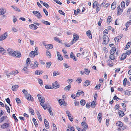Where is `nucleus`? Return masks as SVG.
Returning <instances> with one entry per match:
<instances>
[{"mask_svg": "<svg viewBox=\"0 0 131 131\" xmlns=\"http://www.w3.org/2000/svg\"><path fill=\"white\" fill-rule=\"evenodd\" d=\"M103 43L105 45L107 44L109 41L108 37L106 35H104L103 37Z\"/></svg>", "mask_w": 131, "mask_h": 131, "instance_id": "1", "label": "nucleus"}, {"mask_svg": "<svg viewBox=\"0 0 131 131\" xmlns=\"http://www.w3.org/2000/svg\"><path fill=\"white\" fill-rule=\"evenodd\" d=\"M12 56L16 57L19 58L21 57V54L20 52L15 51L13 52Z\"/></svg>", "mask_w": 131, "mask_h": 131, "instance_id": "2", "label": "nucleus"}, {"mask_svg": "<svg viewBox=\"0 0 131 131\" xmlns=\"http://www.w3.org/2000/svg\"><path fill=\"white\" fill-rule=\"evenodd\" d=\"M32 13L34 15L38 18H40L42 17L41 14L39 11H34Z\"/></svg>", "mask_w": 131, "mask_h": 131, "instance_id": "3", "label": "nucleus"}, {"mask_svg": "<svg viewBox=\"0 0 131 131\" xmlns=\"http://www.w3.org/2000/svg\"><path fill=\"white\" fill-rule=\"evenodd\" d=\"M66 113L68 116L69 119L71 122L73 121V117L71 116V114H70V113L68 111H66Z\"/></svg>", "mask_w": 131, "mask_h": 131, "instance_id": "4", "label": "nucleus"}, {"mask_svg": "<svg viewBox=\"0 0 131 131\" xmlns=\"http://www.w3.org/2000/svg\"><path fill=\"white\" fill-rule=\"evenodd\" d=\"M64 101V99H60L58 100L60 106L62 105L66 106V103Z\"/></svg>", "mask_w": 131, "mask_h": 131, "instance_id": "5", "label": "nucleus"}, {"mask_svg": "<svg viewBox=\"0 0 131 131\" xmlns=\"http://www.w3.org/2000/svg\"><path fill=\"white\" fill-rule=\"evenodd\" d=\"M38 65V62L36 61L34 62V64H31L30 65V66L33 69H35L37 67Z\"/></svg>", "mask_w": 131, "mask_h": 131, "instance_id": "6", "label": "nucleus"}, {"mask_svg": "<svg viewBox=\"0 0 131 131\" xmlns=\"http://www.w3.org/2000/svg\"><path fill=\"white\" fill-rule=\"evenodd\" d=\"M57 83V81H56L52 83V85L53 88H59L58 84Z\"/></svg>", "mask_w": 131, "mask_h": 131, "instance_id": "7", "label": "nucleus"}, {"mask_svg": "<svg viewBox=\"0 0 131 131\" xmlns=\"http://www.w3.org/2000/svg\"><path fill=\"white\" fill-rule=\"evenodd\" d=\"M18 71L17 70H15L10 72L9 74L11 75H15L18 73Z\"/></svg>", "mask_w": 131, "mask_h": 131, "instance_id": "8", "label": "nucleus"}, {"mask_svg": "<svg viewBox=\"0 0 131 131\" xmlns=\"http://www.w3.org/2000/svg\"><path fill=\"white\" fill-rule=\"evenodd\" d=\"M25 97L26 99L28 100L32 101L33 99L31 96V95L30 94H27L25 95Z\"/></svg>", "mask_w": 131, "mask_h": 131, "instance_id": "9", "label": "nucleus"}, {"mask_svg": "<svg viewBox=\"0 0 131 131\" xmlns=\"http://www.w3.org/2000/svg\"><path fill=\"white\" fill-rule=\"evenodd\" d=\"M29 27L32 29L35 30L37 29L38 28L37 27L36 25L33 24L29 25Z\"/></svg>", "mask_w": 131, "mask_h": 131, "instance_id": "10", "label": "nucleus"}, {"mask_svg": "<svg viewBox=\"0 0 131 131\" xmlns=\"http://www.w3.org/2000/svg\"><path fill=\"white\" fill-rule=\"evenodd\" d=\"M6 10L3 8H1L0 9V15H2L4 14L6 12Z\"/></svg>", "mask_w": 131, "mask_h": 131, "instance_id": "11", "label": "nucleus"}, {"mask_svg": "<svg viewBox=\"0 0 131 131\" xmlns=\"http://www.w3.org/2000/svg\"><path fill=\"white\" fill-rule=\"evenodd\" d=\"M57 54L58 56V58L59 60H63V57L60 54L59 52L57 51Z\"/></svg>", "mask_w": 131, "mask_h": 131, "instance_id": "12", "label": "nucleus"}, {"mask_svg": "<svg viewBox=\"0 0 131 131\" xmlns=\"http://www.w3.org/2000/svg\"><path fill=\"white\" fill-rule=\"evenodd\" d=\"M117 9L118 11V13L117 14L118 15V14H121L123 10L120 8L119 5Z\"/></svg>", "mask_w": 131, "mask_h": 131, "instance_id": "13", "label": "nucleus"}, {"mask_svg": "<svg viewBox=\"0 0 131 131\" xmlns=\"http://www.w3.org/2000/svg\"><path fill=\"white\" fill-rule=\"evenodd\" d=\"M0 52L1 53L3 54H5L6 51L2 47L0 46Z\"/></svg>", "mask_w": 131, "mask_h": 131, "instance_id": "14", "label": "nucleus"}, {"mask_svg": "<svg viewBox=\"0 0 131 131\" xmlns=\"http://www.w3.org/2000/svg\"><path fill=\"white\" fill-rule=\"evenodd\" d=\"M118 115L120 117H122L124 115V114L122 111L119 110L118 111Z\"/></svg>", "mask_w": 131, "mask_h": 131, "instance_id": "15", "label": "nucleus"}, {"mask_svg": "<svg viewBox=\"0 0 131 131\" xmlns=\"http://www.w3.org/2000/svg\"><path fill=\"white\" fill-rule=\"evenodd\" d=\"M116 51V48H113V49H111L110 51V54H114Z\"/></svg>", "mask_w": 131, "mask_h": 131, "instance_id": "16", "label": "nucleus"}, {"mask_svg": "<svg viewBox=\"0 0 131 131\" xmlns=\"http://www.w3.org/2000/svg\"><path fill=\"white\" fill-rule=\"evenodd\" d=\"M9 126V124L8 123H4L2 125L1 127L3 128H5Z\"/></svg>", "mask_w": 131, "mask_h": 131, "instance_id": "17", "label": "nucleus"}, {"mask_svg": "<svg viewBox=\"0 0 131 131\" xmlns=\"http://www.w3.org/2000/svg\"><path fill=\"white\" fill-rule=\"evenodd\" d=\"M90 81L89 80H86L84 82L83 85L85 86H87L90 84Z\"/></svg>", "mask_w": 131, "mask_h": 131, "instance_id": "18", "label": "nucleus"}, {"mask_svg": "<svg viewBox=\"0 0 131 131\" xmlns=\"http://www.w3.org/2000/svg\"><path fill=\"white\" fill-rule=\"evenodd\" d=\"M116 125L117 126L119 127V128H120L123 125V124L120 121L117 122L116 123Z\"/></svg>", "mask_w": 131, "mask_h": 131, "instance_id": "19", "label": "nucleus"}, {"mask_svg": "<svg viewBox=\"0 0 131 131\" xmlns=\"http://www.w3.org/2000/svg\"><path fill=\"white\" fill-rule=\"evenodd\" d=\"M127 56L126 54L124 53L122 54V55L121 57L120 58L121 60H123L125 59Z\"/></svg>", "mask_w": 131, "mask_h": 131, "instance_id": "20", "label": "nucleus"}, {"mask_svg": "<svg viewBox=\"0 0 131 131\" xmlns=\"http://www.w3.org/2000/svg\"><path fill=\"white\" fill-rule=\"evenodd\" d=\"M86 34L88 36L90 39L92 38V36L90 30L88 31Z\"/></svg>", "mask_w": 131, "mask_h": 131, "instance_id": "21", "label": "nucleus"}, {"mask_svg": "<svg viewBox=\"0 0 131 131\" xmlns=\"http://www.w3.org/2000/svg\"><path fill=\"white\" fill-rule=\"evenodd\" d=\"M18 85H16L13 86L12 87V90L13 91H15L17 90V89L18 87Z\"/></svg>", "mask_w": 131, "mask_h": 131, "instance_id": "22", "label": "nucleus"}, {"mask_svg": "<svg viewBox=\"0 0 131 131\" xmlns=\"http://www.w3.org/2000/svg\"><path fill=\"white\" fill-rule=\"evenodd\" d=\"M123 36L122 34H120L116 38H115L114 40L116 41V40L118 41L119 39H121V38Z\"/></svg>", "mask_w": 131, "mask_h": 131, "instance_id": "23", "label": "nucleus"}, {"mask_svg": "<svg viewBox=\"0 0 131 131\" xmlns=\"http://www.w3.org/2000/svg\"><path fill=\"white\" fill-rule=\"evenodd\" d=\"M46 107L47 108L49 112V113H50V114L51 116H53V113L52 112V110L51 109V107H47L46 106Z\"/></svg>", "mask_w": 131, "mask_h": 131, "instance_id": "24", "label": "nucleus"}, {"mask_svg": "<svg viewBox=\"0 0 131 131\" xmlns=\"http://www.w3.org/2000/svg\"><path fill=\"white\" fill-rule=\"evenodd\" d=\"M44 123L45 124V126L47 128V127H49V123L47 121L46 119H45L44 120Z\"/></svg>", "mask_w": 131, "mask_h": 131, "instance_id": "25", "label": "nucleus"}, {"mask_svg": "<svg viewBox=\"0 0 131 131\" xmlns=\"http://www.w3.org/2000/svg\"><path fill=\"white\" fill-rule=\"evenodd\" d=\"M39 100L40 102V104H43L45 102V99L43 97H42L41 98H39Z\"/></svg>", "mask_w": 131, "mask_h": 131, "instance_id": "26", "label": "nucleus"}, {"mask_svg": "<svg viewBox=\"0 0 131 131\" xmlns=\"http://www.w3.org/2000/svg\"><path fill=\"white\" fill-rule=\"evenodd\" d=\"M71 85H69L68 86H66L64 88V90L66 91H68L71 88Z\"/></svg>", "mask_w": 131, "mask_h": 131, "instance_id": "27", "label": "nucleus"}, {"mask_svg": "<svg viewBox=\"0 0 131 131\" xmlns=\"http://www.w3.org/2000/svg\"><path fill=\"white\" fill-rule=\"evenodd\" d=\"M70 57L71 58H73V59L75 61H76L77 60L75 57V56L74 55V54L72 52H71L70 55Z\"/></svg>", "mask_w": 131, "mask_h": 131, "instance_id": "28", "label": "nucleus"}, {"mask_svg": "<svg viewBox=\"0 0 131 131\" xmlns=\"http://www.w3.org/2000/svg\"><path fill=\"white\" fill-rule=\"evenodd\" d=\"M46 46V48L48 49H52L53 47V46L51 44H48Z\"/></svg>", "mask_w": 131, "mask_h": 131, "instance_id": "29", "label": "nucleus"}, {"mask_svg": "<svg viewBox=\"0 0 131 131\" xmlns=\"http://www.w3.org/2000/svg\"><path fill=\"white\" fill-rule=\"evenodd\" d=\"M81 124L85 128L87 129L88 126L86 123L84 122H82L81 123Z\"/></svg>", "mask_w": 131, "mask_h": 131, "instance_id": "30", "label": "nucleus"}, {"mask_svg": "<svg viewBox=\"0 0 131 131\" xmlns=\"http://www.w3.org/2000/svg\"><path fill=\"white\" fill-rule=\"evenodd\" d=\"M116 7V3H115L113 2L111 5V8L112 9H114Z\"/></svg>", "mask_w": 131, "mask_h": 131, "instance_id": "31", "label": "nucleus"}, {"mask_svg": "<svg viewBox=\"0 0 131 131\" xmlns=\"http://www.w3.org/2000/svg\"><path fill=\"white\" fill-rule=\"evenodd\" d=\"M131 45V42H129L127 43L126 46L124 48V50H126L128 49L130 47V46Z\"/></svg>", "mask_w": 131, "mask_h": 131, "instance_id": "32", "label": "nucleus"}, {"mask_svg": "<svg viewBox=\"0 0 131 131\" xmlns=\"http://www.w3.org/2000/svg\"><path fill=\"white\" fill-rule=\"evenodd\" d=\"M30 62V60L29 58H28L26 60V65L27 66H29Z\"/></svg>", "mask_w": 131, "mask_h": 131, "instance_id": "33", "label": "nucleus"}, {"mask_svg": "<svg viewBox=\"0 0 131 131\" xmlns=\"http://www.w3.org/2000/svg\"><path fill=\"white\" fill-rule=\"evenodd\" d=\"M42 73L41 71H39L38 70H37L36 71L35 74L36 75H38L41 74Z\"/></svg>", "mask_w": 131, "mask_h": 131, "instance_id": "34", "label": "nucleus"}, {"mask_svg": "<svg viewBox=\"0 0 131 131\" xmlns=\"http://www.w3.org/2000/svg\"><path fill=\"white\" fill-rule=\"evenodd\" d=\"M11 7H12L13 8L15 11L18 12H20V9L19 8H17V7H14L13 6H12Z\"/></svg>", "mask_w": 131, "mask_h": 131, "instance_id": "35", "label": "nucleus"}, {"mask_svg": "<svg viewBox=\"0 0 131 131\" xmlns=\"http://www.w3.org/2000/svg\"><path fill=\"white\" fill-rule=\"evenodd\" d=\"M96 105V102L94 101H93L91 103V107L94 108L95 107Z\"/></svg>", "mask_w": 131, "mask_h": 131, "instance_id": "36", "label": "nucleus"}, {"mask_svg": "<svg viewBox=\"0 0 131 131\" xmlns=\"http://www.w3.org/2000/svg\"><path fill=\"white\" fill-rule=\"evenodd\" d=\"M81 105L82 106H84L85 104V100H82L80 101Z\"/></svg>", "mask_w": 131, "mask_h": 131, "instance_id": "37", "label": "nucleus"}, {"mask_svg": "<svg viewBox=\"0 0 131 131\" xmlns=\"http://www.w3.org/2000/svg\"><path fill=\"white\" fill-rule=\"evenodd\" d=\"M1 37H2L3 39L4 40L8 36V35L7 34H6V33H4L1 36Z\"/></svg>", "mask_w": 131, "mask_h": 131, "instance_id": "38", "label": "nucleus"}, {"mask_svg": "<svg viewBox=\"0 0 131 131\" xmlns=\"http://www.w3.org/2000/svg\"><path fill=\"white\" fill-rule=\"evenodd\" d=\"M102 114L101 113H99L98 116V118L100 119V121L99 122H101V118H102Z\"/></svg>", "mask_w": 131, "mask_h": 131, "instance_id": "39", "label": "nucleus"}, {"mask_svg": "<svg viewBox=\"0 0 131 131\" xmlns=\"http://www.w3.org/2000/svg\"><path fill=\"white\" fill-rule=\"evenodd\" d=\"M125 93L126 95H129L131 94V91L126 90L125 92Z\"/></svg>", "mask_w": 131, "mask_h": 131, "instance_id": "40", "label": "nucleus"}, {"mask_svg": "<svg viewBox=\"0 0 131 131\" xmlns=\"http://www.w3.org/2000/svg\"><path fill=\"white\" fill-rule=\"evenodd\" d=\"M42 22L45 24L46 25H49L50 24V23L47 21H46L44 20H42Z\"/></svg>", "mask_w": 131, "mask_h": 131, "instance_id": "41", "label": "nucleus"}, {"mask_svg": "<svg viewBox=\"0 0 131 131\" xmlns=\"http://www.w3.org/2000/svg\"><path fill=\"white\" fill-rule=\"evenodd\" d=\"M38 82L39 84L41 85H42L43 84V81L41 79H38Z\"/></svg>", "mask_w": 131, "mask_h": 131, "instance_id": "42", "label": "nucleus"}, {"mask_svg": "<svg viewBox=\"0 0 131 131\" xmlns=\"http://www.w3.org/2000/svg\"><path fill=\"white\" fill-rule=\"evenodd\" d=\"M45 88L47 89H52L51 86L49 85H47L45 86Z\"/></svg>", "mask_w": 131, "mask_h": 131, "instance_id": "43", "label": "nucleus"}, {"mask_svg": "<svg viewBox=\"0 0 131 131\" xmlns=\"http://www.w3.org/2000/svg\"><path fill=\"white\" fill-rule=\"evenodd\" d=\"M54 39L55 41L59 43H60L61 42V41L59 40V38L57 37H54Z\"/></svg>", "mask_w": 131, "mask_h": 131, "instance_id": "44", "label": "nucleus"}, {"mask_svg": "<svg viewBox=\"0 0 131 131\" xmlns=\"http://www.w3.org/2000/svg\"><path fill=\"white\" fill-rule=\"evenodd\" d=\"M33 123H34L35 125L36 126H38L37 123L36 122V119L35 118H33L32 119Z\"/></svg>", "mask_w": 131, "mask_h": 131, "instance_id": "45", "label": "nucleus"}, {"mask_svg": "<svg viewBox=\"0 0 131 131\" xmlns=\"http://www.w3.org/2000/svg\"><path fill=\"white\" fill-rule=\"evenodd\" d=\"M5 107L7 111V112L9 113H10V111L9 106H7V105L6 104L5 105Z\"/></svg>", "mask_w": 131, "mask_h": 131, "instance_id": "46", "label": "nucleus"}, {"mask_svg": "<svg viewBox=\"0 0 131 131\" xmlns=\"http://www.w3.org/2000/svg\"><path fill=\"white\" fill-rule=\"evenodd\" d=\"M15 100L16 101L17 103L18 104H20L21 103V101L19 98H16Z\"/></svg>", "mask_w": 131, "mask_h": 131, "instance_id": "47", "label": "nucleus"}, {"mask_svg": "<svg viewBox=\"0 0 131 131\" xmlns=\"http://www.w3.org/2000/svg\"><path fill=\"white\" fill-rule=\"evenodd\" d=\"M127 126H122L120 128H118L121 130H123L126 128Z\"/></svg>", "mask_w": 131, "mask_h": 131, "instance_id": "48", "label": "nucleus"}, {"mask_svg": "<svg viewBox=\"0 0 131 131\" xmlns=\"http://www.w3.org/2000/svg\"><path fill=\"white\" fill-rule=\"evenodd\" d=\"M6 102L9 104V105L10 106H11V104H10V100L8 98H7L6 99Z\"/></svg>", "mask_w": 131, "mask_h": 131, "instance_id": "49", "label": "nucleus"}, {"mask_svg": "<svg viewBox=\"0 0 131 131\" xmlns=\"http://www.w3.org/2000/svg\"><path fill=\"white\" fill-rule=\"evenodd\" d=\"M85 71L84 72V73H85V74H86L87 75H88L90 72V71L85 68Z\"/></svg>", "mask_w": 131, "mask_h": 131, "instance_id": "50", "label": "nucleus"}, {"mask_svg": "<svg viewBox=\"0 0 131 131\" xmlns=\"http://www.w3.org/2000/svg\"><path fill=\"white\" fill-rule=\"evenodd\" d=\"M7 51H8V53L10 55L12 56V53L13 52L12 51V50L9 49H8Z\"/></svg>", "mask_w": 131, "mask_h": 131, "instance_id": "51", "label": "nucleus"}, {"mask_svg": "<svg viewBox=\"0 0 131 131\" xmlns=\"http://www.w3.org/2000/svg\"><path fill=\"white\" fill-rule=\"evenodd\" d=\"M112 20V17L111 16H109L108 17L107 22L108 23H110Z\"/></svg>", "mask_w": 131, "mask_h": 131, "instance_id": "52", "label": "nucleus"}, {"mask_svg": "<svg viewBox=\"0 0 131 131\" xmlns=\"http://www.w3.org/2000/svg\"><path fill=\"white\" fill-rule=\"evenodd\" d=\"M109 58L111 60H113L115 59L114 54H110L109 56Z\"/></svg>", "mask_w": 131, "mask_h": 131, "instance_id": "53", "label": "nucleus"}, {"mask_svg": "<svg viewBox=\"0 0 131 131\" xmlns=\"http://www.w3.org/2000/svg\"><path fill=\"white\" fill-rule=\"evenodd\" d=\"M93 7H98L97 2L96 1H95L93 3Z\"/></svg>", "mask_w": 131, "mask_h": 131, "instance_id": "54", "label": "nucleus"}, {"mask_svg": "<svg viewBox=\"0 0 131 131\" xmlns=\"http://www.w3.org/2000/svg\"><path fill=\"white\" fill-rule=\"evenodd\" d=\"M73 37L74 38L77 40H78L79 38L78 35H77L74 34L73 36Z\"/></svg>", "mask_w": 131, "mask_h": 131, "instance_id": "55", "label": "nucleus"}, {"mask_svg": "<svg viewBox=\"0 0 131 131\" xmlns=\"http://www.w3.org/2000/svg\"><path fill=\"white\" fill-rule=\"evenodd\" d=\"M58 72L56 71H54L53 73V76H55L56 75H58L60 74L58 73Z\"/></svg>", "mask_w": 131, "mask_h": 131, "instance_id": "56", "label": "nucleus"}, {"mask_svg": "<svg viewBox=\"0 0 131 131\" xmlns=\"http://www.w3.org/2000/svg\"><path fill=\"white\" fill-rule=\"evenodd\" d=\"M125 3L124 1H122L121 3V7L122 8H123L125 7Z\"/></svg>", "mask_w": 131, "mask_h": 131, "instance_id": "57", "label": "nucleus"}, {"mask_svg": "<svg viewBox=\"0 0 131 131\" xmlns=\"http://www.w3.org/2000/svg\"><path fill=\"white\" fill-rule=\"evenodd\" d=\"M43 5L46 7L47 8H49L50 7L49 5L47 3L45 2L43 3Z\"/></svg>", "mask_w": 131, "mask_h": 131, "instance_id": "58", "label": "nucleus"}, {"mask_svg": "<svg viewBox=\"0 0 131 131\" xmlns=\"http://www.w3.org/2000/svg\"><path fill=\"white\" fill-rule=\"evenodd\" d=\"M46 55L49 57H50V53L48 51H46Z\"/></svg>", "mask_w": 131, "mask_h": 131, "instance_id": "59", "label": "nucleus"}, {"mask_svg": "<svg viewBox=\"0 0 131 131\" xmlns=\"http://www.w3.org/2000/svg\"><path fill=\"white\" fill-rule=\"evenodd\" d=\"M76 129L78 131H83L84 128L83 129H81L78 126H77L76 127Z\"/></svg>", "mask_w": 131, "mask_h": 131, "instance_id": "60", "label": "nucleus"}, {"mask_svg": "<svg viewBox=\"0 0 131 131\" xmlns=\"http://www.w3.org/2000/svg\"><path fill=\"white\" fill-rule=\"evenodd\" d=\"M51 62L46 63V67H47L48 68H49V67H50L51 66Z\"/></svg>", "mask_w": 131, "mask_h": 131, "instance_id": "61", "label": "nucleus"}, {"mask_svg": "<svg viewBox=\"0 0 131 131\" xmlns=\"http://www.w3.org/2000/svg\"><path fill=\"white\" fill-rule=\"evenodd\" d=\"M12 117H13L14 119L16 121V122H17L18 121V119L16 117L15 115L14 114H13Z\"/></svg>", "mask_w": 131, "mask_h": 131, "instance_id": "62", "label": "nucleus"}, {"mask_svg": "<svg viewBox=\"0 0 131 131\" xmlns=\"http://www.w3.org/2000/svg\"><path fill=\"white\" fill-rule=\"evenodd\" d=\"M29 112L33 115L34 114V112L33 110L31 108H29Z\"/></svg>", "mask_w": 131, "mask_h": 131, "instance_id": "63", "label": "nucleus"}, {"mask_svg": "<svg viewBox=\"0 0 131 131\" xmlns=\"http://www.w3.org/2000/svg\"><path fill=\"white\" fill-rule=\"evenodd\" d=\"M22 92L25 95L27 94V91L25 89H23L22 90Z\"/></svg>", "mask_w": 131, "mask_h": 131, "instance_id": "64", "label": "nucleus"}]
</instances>
